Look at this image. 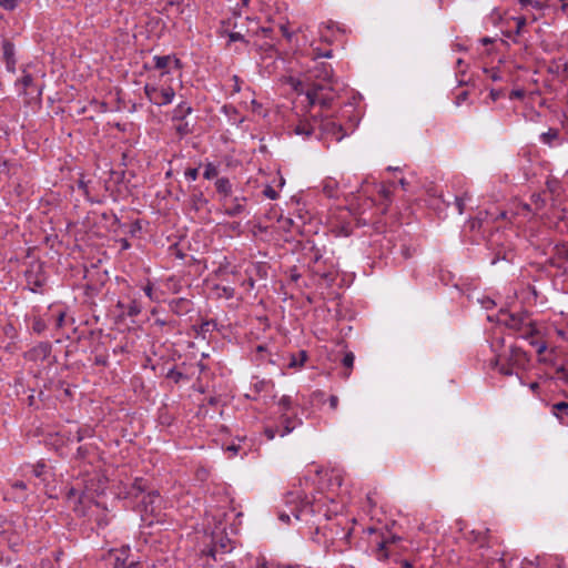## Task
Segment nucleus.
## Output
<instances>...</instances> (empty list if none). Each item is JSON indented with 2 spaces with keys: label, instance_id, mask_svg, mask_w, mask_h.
<instances>
[{
  "label": "nucleus",
  "instance_id": "obj_1",
  "mask_svg": "<svg viewBox=\"0 0 568 568\" xmlns=\"http://www.w3.org/2000/svg\"><path fill=\"white\" fill-rule=\"evenodd\" d=\"M166 72L151 73L144 85V93L154 105L170 104L175 95L174 90L166 83Z\"/></svg>",
  "mask_w": 568,
  "mask_h": 568
},
{
  "label": "nucleus",
  "instance_id": "obj_2",
  "mask_svg": "<svg viewBox=\"0 0 568 568\" xmlns=\"http://www.w3.org/2000/svg\"><path fill=\"white\" fill-rule=\"evenodd\" d=\"M104 489V486L100 478L94 477L85 483L84 487L74 486L71 487L68 493V500L72 504L73 509L80 515H87L84 508L81 507L82 504L91 501L92 494H100Z\"/></svg>",
  "mask_w": 568,
  "mask_h": 568
},
{
  "label": "nucleus",
  "instance_id": "obj_3",
  "mask_svg": "<svg viewBox=\"0 0 568 568\" xmlns=\"http://www.w3.org/2000/svg\"><path fill=\"white\" fill-rule=\"evenodd\" d=\"M504 322L510 328L518 331L524 338H528L537 332L532 320L526 312L509 314L508 318L504 320Z\"/></svg>",
  "mask_w": 568,
  "mask_h": 568
},
{
  "label": "nucleus",
  "instance_id": "obj_4",
  "mask_svg": "<svg viewBox=\"0 0 568 568\" xmlns=\"http://www.w3.org/2000/svg\"><path fill=\"white\" fill-rule=\"evenodd\" d=\"M155 72H166V75L170 73L172 69L180 70L182 68L180 59L175 55H155L153 58Z\"/></svg>",
  "mask_w": 568,
  "mask_h": 568
},
{
  "label": "nucleus",
  "instance_id": "obj_5",
  "mask_svg": "<svg viewBox=\"0 0 568 568\" xmlns=\"http://www.w3.org/2000/svg\"><path fill=\"white\" fill-rule=\"evenodd\" d=\"M298 500V505L292 508V515L296 520H301L305 515L313 513L312 505L310 501L301 499V497L296 494H290L287 503H296Z\"/></svg>",
  "mask_w": 568,
  "mask_h": 568
},
{
  "label": "nucleus",
  "instance_id": "obj_6",
  "mask_svg": "<svg viewBox=\"0 0 568 568\" xmlns=\"http://www.w3.org/2000/svg\"><path fill=\"white\" fill-rule=\"evenodd\" d=\"M505 359L515 368L525 367L528 362L526 353L519 347H510Z\"/></svg>",
  "mask_w": 568,
  "mask_h": 568
},
{
  "label": "nucleus",
  "instance_id": "obj_7",
  "mask_svg": "<svg viewBox=\"0 0 568 568\" xmlns=\"http://www.w3.org/2000/svg\"><path fill=\"white\" fill-rule=\"evenodd\" d=\"M495 365L498 372L505 376H511L515 372V368L501 356L495 361Z\"/></svg>",
  "mask_w": 568,
  "mask_h": 568
},
{
  "label": "nucleus",
  "instance_id": "obj_8",
  "mask_svg": "<svg viewBox=\"0 0 568 568\" xmlns=\"http://www.w3.org/2000/svg\"><path fill=\"white\" fill-rule=\"evenodd\" d=\"M215 185L219 193L223 194L224 196H229L231 194L232 186L227 179H219Z\"/></svg>",
  "mask_w": 568,
  "mask_h": 568
},
{
  "label": "nucleus",
  "instance_id": "obj_9",
  "mask_svg": "<svg viewBox=\"0 0 568 568\" xmlns=\"http://www.w3.org/2000/svg\"><path fill=\"white\" fill-rule=\"evenodd\" d=\"M33 79L30 74L24 73L16 83L20 93H27V89L32 84Z\"/></svg>",
  "mask_w": 568,
  "mask_h": 568
},
{
  "label": "nucleus",
  "instance_id": "obj_10",
  "mask_svg": "<svg viewBox=\"0 0 568 568\" xmlns=\"http://www.w3.org/2000/svg\"><path fill=\"white\" fill-rule=\"evenodd\" d=\"M552 413L557 418L561 419L562 415H568V403L559 402V403L554 404Z\"/></svg>",
  "mask_w": 568,
  "mask_h": 568
},
{
  "label": "nucleus",
  "instance_id": "obj_11",
  "mask_svg": "<svg viewBox=\"0 0 568 568\" xmlns=\"http://www.w3.org/2000/svg\"><path fill=\"white\" fill-rule=\"evenodd\" d=\"M192 112V108L186 103H180L174 110V116L183 119L185 115Z\"/></svg>",
  "mask_w": 568,
  "mask_h": 568
},
{
  "label": "nucleus",
  "instance_id": "obj_12",
  "mask_svg": "<svg viewBox=\"0 0 568 568\" xmlns=\"http://www.w3.org/2000/svg\"><path fill=\"white\" fill-rule=\"evenodd\" d=\"M295 133L298 135L310 136L313 133V128L306 122H301L296 125Z\"/></svg>",
  "mask_w": 568,
  "mask_h": 568
},
{
  "label": "nucleus",
  "instance_id": "obj_13",
  "mask_svg": "<svg viewBox=\"0 0 568 568\" xmlns=\"http://www.w3.org/2000/svg\"><path fill=\"white\" fill-rule=\"evenodd\" d=\"M306 97H307L310 104H312V105L316 104V103H323V104L326 103L325 99L320 98L318 91L316 89L308 91L306 93Z\"/></svg>",
  "mask_w": 568,
  "mask_h": 568
},
{
  "label": "nucleus",
  "instance_id": "obj_14",
  "mask_svg": "<svg viewBox=\"0 0 568 568\" xmlns=\"http://www.w3.org/2000/svg\"><path fill=\"white\" fill-rule=\"evenodd\" d=\"M488 534V529L473 530L471 536L474 541L480 542V546L485 545V540Z\"/></svg>",
  "mask_w": 568,
  "mask_h": 568
},
{
  "label": "nucleus",
  "instance_id": "obj_15",
  "mask_svg": "<svg viewBox=\"0 0 568 568\" xmlns=\"http://www.w3.org/2000/svg\"><path fill=\"white\" fill-rule=\"evenodd\" d=\"M203 175L205 179L211 180L217 175V170L212 163H209L205 166Z\"/></svg>",
  "mask_w": 568,
  "mask_h": 568
},
{
  "label": "nucleus",
  "instance_id": "obj_16",
  "mask_svg": "<svg viewBox=\"0 0 568 568\" xmlns=\"http://www.w3.org/2000/svg\"><path fill=\"white\" fill-rule=\"evenodd\" d=\"M20 0H0V6L4 9V10H13L17 8V6L19 4Z\"/></svg>",
  "mask_w": 568,
  "mask_h": 568
},
{
  "label": "nucleus",
  "instance_id": "obj_17",
  "mask_svg": "<svg viewBox=\"0 0 568 568\" xmlns=\"http://www.w3.org/2000/svg\"><path fill=\"white\" fill-rule=\"evenodd\" d=\"M113 568H139L138 564L134 561H131L129 565L125 564V560H121L120 557H116V562Z\"/></svg>",
  "mask_w": 568,
  "mask_h": 568
},
{
  "label": "nucleus",
  "instance_id": "obj_18",
  "mask_svg": "<svg viewBox=\"0 0 568 568\" xmlns=\"http://www.w3.org/2000/svg\"><path fill=\"white\" fill-rule=\"evenodd\" d=\"M354 361H355L354 354L352 352L346 353L343 358V365L351 369L354 365Z\"/></svg>",
  "mask_w": 568,
  "mask_h": 568
},
{
  "label": "nucleus",
  "instance_id": "obj_19",
  "mask_svg": "<svg viewBox=\"0 0 568 568\" xmlns=\"http://www.w3.org/2000/svg\"><path fill=\"white\" fill-rule=\"evenodd\" d=\"M558 136V132L556 130H549L546 133H542L541 138L545 143H550L551 140L556 139Z\"/></svg>",
  "mask_w": 568,
  "mask_h": 568
},
{
  "label": "nucleus",
  "instance_id": "obj_20",
  "mask_svg": "<svg viewBox=\"0 0 568 568\" xmlns=\"http://www.w3.org/2000/svg\"><path fill=\"white\" fill-rule=\"evenodd\" d=\"M242 210H243V206L241 204L236 203L232 207L226 209L225 213L231 216H234V215H237Z\"/></svg>",
  "mask_w": 568,
  "mask_h": 568
},
{
  "label": "nucleus",
  "instance_id": "obj_21",
  "mask_svg": "<svg viewBox=\"0 0 568 568\" xmlns=\"http://www.w3.org/2000/svg\"><path fill=\"white\" fill-rule=\"evenodd\" d=\"M141 312V307L136 304V302H132V304L129 306L128 315L135 316Z\"/></svg>",
  "mask_w": 568,
  "mask_h": 568
},
{
  "label": "nucleus",
  "instance_id": "obj_22",
  "mask_svg": "<svg viewBox=\"0 0 568 568\" xmlns=\"http://www.w3.org/2000/svg\"><path fill=\"white\" fill-rule=\"evenodd\" d=\"M296 427V423H291L290 419H285L284 430L281 433V436L290 434Z\"/></svg>",
  "mask_w": 568,
  "mask_h": 568
},
{
  "label": "nucleus",
  "instance_id": "obj_23",
  "mask_svg": "<svg viewBox=\"0 0 568 568\" xmlns=\"http://www.w3.org/2000/svg\"><path fill=\"white\" fill-rule=\"evenodd\" d=\"M263 193L271 200H275L277 197V192L272 186H266Z\"/></svg>",
  "mask_w": 568,
  "mask_h": 568
},
{
  "label": "nucleus",
  "instance_id": "obj_24",
  "mask_svg": "<svg viewBox=\"0 0 568 568\" xmlns=\"http://www.w3.org/2000/svg\"><path fill=\"white\" fill-rule=\"evenodd\" d=\"M530 344L536 347V351L538 354H541L547 349V345L544 342L538 343V342L531 341Z\"/></svg>",
  "mask_w": 568,
  "mask_h": 568
},
{
  "label": "nucleus",
  "instance_id": "obj_25",
  "mask_svg": "<svg viewBox=\"0 0 568 568\" xmlns=\"http://www.w3.org/2000/svg\"><path fill=\"white\" fill-rule=\"evenodd\" d=\"M12 489L16 491L24 493L27 490V485L23 481H16L12 484Z\"/></svg>",
  "mask_w": 568,
  "mask_h": 568
},
{
  "label": "nucleus",
  "instance_id": "obj_26",
  "mask_svg": "<svg viewBox=\"0 0 568 568\" xmlns=\"http://www.w3.org/2000/svg\"><path fill=\"white\" fill-rule=\"evenodd\" d=\"M185 178L190 181H195L197 179V169H189L185 171Z\"/></svg>",
  "mask_w": 568,
  "mask_h": 568
},
{
  "label": "nucleus",
  "instance_id": "obj_27",
  "mask_svg": "<svg viewBox=\"0 0 568 568\" xmlns=\"http://www.w3.org/2000/svg\"><path fill=\"white\" fill-rule=\"evenodd\" d=\"M278 405L282 407L283 410H287L291 406V399L287 396H284L280 399Z\"/></svg>",
  "mask_w": 568,
  "mask_h": 568
},
{
  "label": "nucleus",
  "instance_id": "obj_28",
  "mask_svg": "<svg viewBox=\"0 0 568 568\" xmlns=\"http://www.w3.org/2000/svg\"><path fill=\"white\" fill-rule=\"evenodd\" d=\"M514 21L516 22L517 32H519L520 29L526 24V19L524 17H516L514 18Z\"/></svg>",
  "mask_w": 568,
  "mask_h": 568
},
{
  "label": "nucleus",
  "instance_id": "obj_29",
  "mask_svg": "<svg viewBox=\"0 0 568 568\" xmlns=\"http://www.w3.org/2000/svg\"><path fill=\"white\" fill-rule=\"evenodd\" d=\"M144 484H143V480L142 479H135L134 484H133V489L136 490L138 493H142L144 490Z\"/></svg>",
  "mask_w": 568,
  "mask_h": 568
},
{
  "label": "nucleus",
  "instance_id": "obj_30",
  "mask_svg": "<svg viewBox=\"0 0 568 568\" xmlns=\"http://www.w3.org/2000/svg\"><path fill=\"white\" fill-rule=\"evenodd\" d=\"M178 132L181 134V135H184L186 133L190 132L189 128H187V123H184V124H180L178 128H176Z\"/></svg>",
  "mask_w": 568,
  "mask_h": 568
},
{
  "label": "nucleus",
  "instance_id": "obj_31",
  "mask_svg": "<svg viewBox=\"0 0 568 568\" xmlns=\"http://www.w3.org/2000/svg\"><path fill=\"white\" fill-rule=\"evenodd\" d=\"M43 468H44V466H43V465H37V466L33 468V474H34V476L40 477V476L43 474Z\"/></svg>",
  "mask_w": 568,
  "mask_h": 568
},
{
  "label": "nucleus",
  "instance_id": "obj_32",
  "mask_svg": "<svg viewBox=\"0 0 568 568\" xmlns=\"http://www.w3.org/2000/svg\"><path fill=\"white\" fill-rule=\"evenodd\" d=\"M144 293L146 294L148 297H150L151 300L153 298V287L151 284H148L145 287H144Z\"/></svg>",
  "mask_w": 568,
  "mask_h": 568
},
{
  "label": "nucleus",
  "instance_id": "obj_33",
  "mask_svg": "<svg viewBox=\"0 0 568 568\" xmlns=\"http://www.w3.org/2000/svg\"><path fill=\"white\" fill-rule=\"evenodd\" d=\"M226 452H230L232 455H236L239 452V446L236 445H230L226 447Z\"/></svg>",
  "mask_w": 568,
  "mask_h": 568
},
{
  "label": "nucleus",
  "instance_id": "obj_34",
  "mask_svg": "<svg viewBox=\"0 0 568 568\" xmlns=\"http://www.w3.org/2000/svg\"><path fill=\"white\" fill-rule=\"evenodd\" d=\"M338 404V398L336 396H331L329 398V405L332 408H336Z\"/></svg>",
  "mask_w": 568,
  "mask_h": 568
},
{
  "label": "nucleus",
  "instance_id": "obj_35",
  "mask_svg": "<svg viewBox=\"0 0 568 568\" xmlns=\"http://www.w3.org/2000/svg\"><path fill=\"white\" fill-rule=\"evenodd\" d=\"M300 357H301V358H300V364H298V365H300V366H303V364L305 363V361H306V358H307L306 352L302 351V352L300 353Z\"/></svg>",
  "mask_w": 568,
  "mask_h": 568
},
{
  "label": "nucleus",
  "instance_id": "obj_36",
  "mask_svg": "<svg viewBox=\"0 0 568 568\" xmlns=\"http://www.w3.org/2000/svg\"><path fill=\"white\" fill-rule=\"evenodd\" d=\"M265 434H266V436H267V438H268V439H274V437H275V430H274V429H272V428H267V429L265 430Z\"/></svg>",
  "mask_w": 568,
  "mask_h": 568
},
{
  "label": "nucleus",
  "instance_id": "obj_37",
  "mask_svg": "<svg viewBox=\"0 0 568 568\" xmlns=\"http://www.w3.org/2000/svg\"><path fill=\"white\" fill-rule=\"evenodd\" d=\"M280 519L284 523H288L290 521V515L286 514V513H282L280 514Z\"/></svg>",
  "mask_w": 568,
  "mask_h": 568
},
{
  "label": "nucleus",
  "instance_id": "obj_38",
  "mask_svg": "<svg viewBox=\"0 0 568 568\" xmlns=\"http://www.w3.org/2000/svg\"><path fill=\"white\" fill-rule=\"evenodd\" d=\"M467 99V92H462L458 97H457V103L459 104L462 101L466 100Z\"/></svg>",
  "mask_w": 568,
  "mask_h": 568
},
{
  "label": "nucleus",
  "instance_id": "obj_39",
  "mask_svg": "<svg viewBox=\"0 0 568 568\" xmlns=\"http://www.w3.org/2000/svg\"><path fill=\"white\" fill-rule=\"evenodd\" d=\"M300 359H295L294 357L291 359L290 362V367H301L300 365Z\"/></svg>",
  "mask_w": 568,
  "mask_h": 568
},
{
  "label": "nucleus",
  "instance_id": "obj_40",
  "mask_svg": "<svg viewBox=\"0 0 568 568\" xmlns=\"http://www.w3.org/2000/svg\"><path fill=\"white\" fill-rule=\"evenodd\" d=\"M457 206H458L459 213L462 214L463 211H464V202H463V200H460V199L457 200Z\"/></svg>",
  "mask_w": 568,
  "mask_h": 568
},
{
  "label": "nucleus",
  "instance_id": "obj_41",
  "mask_svg": "<svg viewBox=\"0 0 568 568\" xmlns=\"http://www.w3.org/2000/svg\"><path fill=\"white\" fill-rule=\"evenodd\" d=\"M529 388L532 390V392H537V389L539 388V384L534 382V383H530L529 384Z\"/></svg>",
  "mask_w": 568,
  "mask_h": 568
},
{
  "label": "nucleus",
  "instance_id": "obj_42",
  "mask_svg": "<svg viewBox=\"0 0 568 568\" xmlns=\"http://www.w3.org/2000/svg\"><path fill=\"white\" fill-rule=\"evenodd\" d=\"M231 40L232 41H236V40H240L241 39V34L240 33H232L230 36Z\"/></svg>",
  "mask_w": 568,
  "mask_h": 568
},
{
  "label": "nucleus",
  "instance_id": "obj_43",
  "mask_svg": "<svg viewBox=\"0 0 568 568\" xmlns=\"http://www.w3.org/2000/svg\"><path fill=\"white\" fill-rule=\"evenodd\" d=\"M322 57L324 58H331L332 57V52L331 51H327L325 53L322 54Z\"/></svg>",
  "mask_w": 568,
  "mask_h": 568
},
{
  "label": "nucleus",
  "instance_id": "obj_44",
  "mask_svg": "<svg viewBox=\"0 0 568 568\" xmlns=\"http://www.w3.org/2000/svg\"><path fill=\"white\" fill-rule=\"evenodd\" d=\"M258 568H267V566L265 562H261V564H258Z\"/></svg>",
  "mask_w": 568,
  "mask_h": 568
},
{
  "label": "nucleus",
  "instance_id": "obj_45",
  "mask_svg": "<svg viewBox=\"0 0 568 568\" xmlns=\"http://www.w3.org/2000/svg\"><path fill=\"white\" fill-rule=\"evenodd\" d=\"M4 169H6V164H4V163H3V164H0V173H1V172H3V171H4Z\"/></svg>",
  "mask_w": 568,
  "mask_h": 568
},
{
  "label": "nucleus",
  "instance_id": "obj_46",
  "mask_svg": "<svg viewBox=\"0 0 568 568\" xmlns=\"http://www.w3.org/2000/svg\"><path fill=\"white\" fill-rule=\"evenodd\" d=\"M247 285H250V287H253V286H254V281H253V280H250V281L247 282Z\"/></svg>",
  "mask_w": 568,
  "mask_h": 568
},
{
  "label": "nucleus",
  "instance_id": "obj_47",
  "mask_svg": "<svg viewBox=\"0 0 568 568\" xmlns=\"http://www.w3.org/2000/svg\"><path fill=\"white\" fill-rule=\"evenodd\" d=\"M17 498H18V499H23V498H24V495H23V494H19V495L17 496Z\"/></svg>",
  "mask_w": 568,
  "mask_h": 568
},
{
  "label": "nucleus",
  "instance_id": "obj_48",
  "mask_svg": "<svg viewBox=\"0 0 568 568\" xmlns=\"http://www.w3.org/2000/svg\"><path fill=\"white\" fill-rule=\"evenodd\" d=\"M235 91L239 92L240 91V87L239 84H235Z\"/></svg>",
  "mask_w": 568,
  "mask_h": 568
},
{
  "label": "nucleus",
  "instance_id": "obj_49",
  "mask_svg": "<svg viewBox=\"0 0 568 568\" xmlns=\"http://www.w3.org/2000/svg\"><path fill=\"white\" fill-rule=\"evenodd\" d=\"M400 184H402V186H405V180L404 179L400 180Z\"/></svg>",
  "mask_w": 568,
  "mask_h": 568
},
{
  "label": "nucleus",
  "instance_id": "obj_50",
  "mask_svg": "<svg viewBox=\"0 0 568 568\" xmlns=\"http://www.w3.org/2000/svg\"><path fill=\"white\" fill-rule=\"evenodd\" d=\"M244 2H247V0H244Z\"/></svg>",
  "mask_w": 568,
  "mask_h": 568
}]
</instances>
